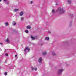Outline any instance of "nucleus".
<instances>
[{"label": "nucleus", "mask_w": 76, "mask_h": 76, "mask_svg": "<svg viewBox=\"0 0 76 76\" xmlns=\"http://www.w3.org/2000/svg\"><path fill=\"white\" fill-rule=\"evenodd\" d=\"M56 12H58L59 14H63L65 13V10H63V8H59L57 10Z\"/></svg>", "instance_id": "obj_1"}, {"label": "nucleus", "mask_w": 76, "mask_h": 76, "mask_svg": "<svg viewBox=\"0 0 76 76\" xmlns=\"http://www.w3.org/2000/svg\"><path fill=\"white\" fill-rule=\"evenodd\" d=\"M63 69H59L58 71V75H60L61 73H62V72H63Z\"/></svg>", "instance_id": "obj_2"}, {"label": "nucleus", "mask_w": 76, "mask_h": 76, "mask_svg": "<svg viewBox=\"0 0 76 76\" xmlns=\"http://www.w3.org/2000/svg\"><path fill=\"white\" fill-rule=\"evenodd\" d=\"M30 50V49H29V48L28 47H26V49L24 50V51L25 53H26V52H28Z\"/></svg>", "instance_id": "obj_3"}, {"label": "nucleus", "mask_w": 76, "mask_h": 76, "mask_svg": "<svg viewBox=\"0 0 76 76\" xmlns=\"http://www.w3.org/2000/svg\"><path fill=\"white\" fill-rule=\"evenodd\" d=\"M38 62L39 63H41L42 62V58H40L38 60Z\"/></svg>", "instance_id": "obj_4"}, {"label": "nucleus", "mask_w": 76, "mask_h": 76, "mask_svg": "<svg viewBox=\"0 0 76 76\" xmlns=\"http://www.w3.org/2000/svg\"><path fill=\"white\" fill-rule=\"evenodd\" d=\"M23 15V11H21L20 12V15L21 16H22Z\"/></svg>", "instance_id": "obj_5"}, {"label": "nucleus", "mask_w": 76, "mask_h": 76, "mask_svg": "<svg viewBox=\"0 0 76 76\" xmlns=\"http://www.w3.org/2000/svg\"><path fill=\"white\" fill-rule=\"evenodd\" d=\"M19 9H15L14 10V12H17V11H19Z\"/></svg>", "instance_id": "obj_6"}, {"label": "nucleus", "mask_w": 76, "mask_h": 76, "mask_svg": "<svg viewBox=\"0 0 76 76\" xmlns=\"http://www.w3.org/2000/svg\"><path fill=\"white\" fill-rule=\"evenodd\" d=\"M67 1H68L69 4H71L72 3V1L70 0H66Z\"/></svg>", "instance_id": "obj_7"}, {"label": "nucleus", "mask_w": 76, "mask_h": 76, "mask_svg": "<svg viewBox=\"0 0 76 76\" xmlns=\"http://www.w3.org/2000/svg\"><path fill=\"white\" fill-rule=\"evenodd\" d=\"M52 53L53 56H56V54L53 51L52 52Z\"/></svg>", "instance_id": "obj_8"}, {"label": "nucleus", "mask_w": 76, "mask_h": 76, "mask_svg": "<svg viewBox=\"0 0 76 76\" xmlns=\"http://www.w3.org/2000/svg\"><path fill=\"white\" fill-rule=\"evenodd\" d=\"M27 27V28L28 29H31V26H26Z\"/></svg>", "instance_id": "obj_9"}, {"label": "nucleus", "mask_w": 76, "mask_h": 76, "mask_svg": "<svg viewBox=\"0 0 76 76\" xmlns=\"http://www.w3.org/2000/svg\"><path fill=\"white\" fill-rule=\"evenodd\" d=\"M45 39L47 41H48L50 39V38L49 37H46L45 38Z\"/></svg>", "instance_id": "obj_10"}, {"label": "nucleus", "mask_w": 76, "mask_h": 76, "mask_svg": "<svg viewBox=\"0 0 76 76\" xmlns=\"http://www.w3.org/2000/svg\"><path fill=\"white\" fill-rule=\"evenodd\" d=\"M42 54L44 56H45V55H46V54H47V52H44L42 53Z\"/></svg>", "instance_id": "obj_11"}, {"label": "nucleus", "mask_w": 76, "mask_h": 76, "mask_svg": "<svg viewBox=\"0 0 76 76\" xmlns=\"http://www.w3.org/2000/svg\"><path fill=\"white\" fill-rule=\"evenodd\" d=\"M31 38L32 39H33V40H34L35 39V37H33L32 36H31Z\"/></svg>", "instance_id": "obj_12"}, {"label": "nucleus", "mask_w": 76, "mask_h": 76, "mask_svg": "<svg viewBox=\"0 0 76 76\" xmlns=\"http://www.w3.org/2000/svg\"><path fill=\"white\" fill-rule=\"evenodd\" d=\"M5 26H8L9 25V23H8V22H6L5 23Z\"/></svg>", "instance_id": "obj_13"}, {"label": "nucleus", "mask_w": 76, "mask_h": 76, "mask_svg": "<svg viewBox=\"0 0 76 76\" xmlns=\"http://www.w3.org/2000/svg\"><path fill=\"white\" fill-rule=\"evenodd\" d=\"M31 70H34V68L33 67L31 66Z\"/></svg>", "instance_id": "obj_14"}, {"label": "nucleus", "mask_w": 76, "mask_h": 76, "mask_svg": "<svg viewBox=\"0 0 76 76\" xmlns=\"http://www.w3.org/2000/svg\"><path fill=\"white\" fill-rule=\"evenodd\" d=\"M52 12L53 13H55V10H54V9H53L52 10Z\"/></svg>", "instance_id": "obj_15"}, {"label": "nucleus", "mask_w": 76, "mask_h": 76, "mask_svg": "<svg viewBox=\"0 0 76 76\" xmlns=\"http://www.w3.org/2000/svg\"><path fill=\"white\" fill-rule=\"evenodd\" d=\"M28 32H29V31H28V30H26L25 31L26 33H27V34H28Z\"/></svg>", "instance_id": "obj_16"}, {"label": "nucleus", "mask_w": 76, "mask_h": 76, "mask_svg": "<svg viewBox=\"0 0 76 76\" xmlns=\"http://www.w3.org/2000/svg\"><path fill=\"white\" fill-rule=\"evenodd\" d=\"M24 19V18L22 17H21V20L22 21Z\"/></svg>", "instance_id": "obj_17"}, {"label": "nucleus", "mask_w": 76, "mask_h": 76, "mask_svg": "<svg viewBox=\"0 0 76 76\" xmlns=\"http://www.w3.org/2000/svg\"><path fill=\"white\" fill-rule=\"evenodd\" d=\"M12 23L14 26H15V25H16V23L14 22H13Z\"/></svg>", "instance_id": "obj_18"}, {"label": "nucleus", "mask_w": 76, "mask_h": 76, "mask_svg": "<svg viewBox=\"0 0 76 76\" xmlns=\"http://www.w3.org/2000/svg\"><path fill=\"white\" fill-rule=\"evenodd\" d=\"M6 42H9V39H7L6 40Z\"/></svg>", "instance_id": "obj_19"}, {"label": "nucleus", "mask_w": 76, "mask_h": 76, "mask_svg": "<svg viewBox=\"0 0 76 76\" xmlns=\"http://www.w3.org/2000/svg\"><path fill=\"white\" fill-rule=\"evenodd\" d=\"M34 69L35 70V71H37V68H34Z\"/></svg>", "instance_id": "obj_20"}, {"label": "nucleus", "mask_w": 76, "mask_h": 76, "mask_svg": "<svg viewBox=\"0 0 76 76\" xmlns=\"http://www.w3.org/2000/svg\"><path fill=\"white\" fill-rule=\"evenodd\" d=\"M4 75L5 76H6V75H7V72H5L4 73Z\"/></svg>", "instance_id": "obj_21"}, {"label": "nucleus", "mask_w": 76, "mask_h": 76, "mask_svg": "<svg viewBox=\"0 0 76 76\" xmlns=\"http://www.w3.org/2000/svg\"><path fill=\"white\" fill-rule=\"evenodd\" d=\"M5 56H8V54L7 53H6Z\"/></svg>", "instance_id": "obj_22"}, {"label": "nucleus", "mask_w": 76, "mask_h": 76, "mask_svg": "<svg viewBox=\"0 0 76 76\" xmlns=\"http://www.w3.org/2000/svg\"><path fill=\"white\" fill-rule=\"evenodd\" d=\"M30 3H31V4H32V3H33V2L32 1H31L30 2Z\"/></svg>", "instance_id": "obj_23"}, {"label": "nucleus", "mask_w": 76, "mask_h": 76, "mask_svg": "<svg viewBox=\"0 0 76 76\" xmlns=\"http://www.w3.org/2000/svg\"><path fill=\"white\" fill-rule=\"evenodd\" d=\"M48 32L49 34H51V31H49Z\"/></svg>", "instance_id": "obj_24"}, {"label": "nucleus", "mask_w": 76, "mask_h": 76, "mask_svg": "<svg viewBox=\"0 0 76 76\" xmlns=\"http://www.w3.org/2000/svg\"><path fill=\"white\" fill-rule=\"evenodd\" d=\"M4 1H7V0H4Z\"/></svg>", "instance_id": "obj_25"}, {"label": "nucleus", "mask_w": 76, "mask_h": 76, "mask_svg": "<svg viewBox=\"0 0 76 76\" xmlns=\"http://www.w3.org/2000/svg\"><path fill=\"white\" fill-rule=\"evenodd\" d=\"M0 44L1 45H3V43H0Z\"/></svg>", "instance_id": "obj_26"}, {"label": "nucleus", "mask_w": 76, "mask_h": 76, "mask_svg": "<svg viewBox=\"0 0 76 76\" xmlns=\"http://www.w3.org/2000/svg\"><path fill=\"white\" fill-rule=\"evenodd\" d=\"M58 5V4L57 3H56V6H57V5Z\"/></svg>", "instance_id": "obj_27"}, {"label": "nucleus", "mask_w": 76, "mask_h": 76, "mask_svg": "<svg viewBox=\"0 0 76 76\" xmlns=\"http://www.w3.org/2000/svg\"><path fill=\"white\" fill-rule=\"evenodd\" d=\"M17 55H15V57H17Z\"/></svg>", "instance_id": "obj_28"}, {"label": "nucleus", "mask_w": 76, "mask_h": 76, "mask_svg": "<svg viewBox=\"0 0 76 76\" xmlns=\"http://www.w3.org/2000/svg\"><path fill=\"white\" fill-rule=\"evenodd\" d=\"M2 0H0V1H2Z\"/></svg>", "instance_id": "obj_29"}, {"label": "nucleus", "mask_w": 76, "mask_h": 76, "mask_svg": "<svg viewBox=\"0 0 76 76\" xmlns=\"http://www.w3.org/2000/svg\"><path fill=\"white\" fill-rule=\"evenodd\" d=\"M1 8V7H0V8Z\"/></svg>", "instance_id": "obj_30"}]
</instances>
